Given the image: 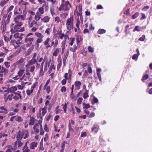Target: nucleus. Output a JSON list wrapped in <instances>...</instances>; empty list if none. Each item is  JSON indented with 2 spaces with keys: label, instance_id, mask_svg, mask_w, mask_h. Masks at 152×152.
Here are the masks:
<instances>
[{
  "label": "nucleus",
  "instance_id": "obj_39",
  "mask_svg": "<svg viewBox=\"0 0 152 152\" xmlns=\"http://www.w3.org/2000/svg\"><path fill=\"white\" fill-rule=\"evenodd\" d=\"M60 49L56 48L53 53V55L55 56H56L59 52Z\"/></svg>",
  "mask_w": 152,
  "mask_h": 152
},
{
  "label": "nucleus",
  "instance_id": "obj_62",
  "mask_svg": "<svg viewBox=\"0 0 152 152\" xmlns=\"http://www.w3.org/2000/svg\"><path fill=\"white\" fill-rule=\"evenodd\" d=\"M2 51L3 53H4L6 55L7 53L9 51V50L7 49L6 47H3Z\"/></svg>",
  "mask_w": 152,
  "mask_h": 152
},
{
  "label": "nucleus",
  "instance_id": "obj_32",
  "mask_svg": "<svg viewBox=\"0 0 152 152\" xmlns=\"http://www.w3.org/2000/svg\"><path fill=\"white\" fill-rule=\"evenodd\" d=\"M35 121V119L33 117H31L29 120V125H33Z\"/></svg>",
  "mask_w": 152,
  "mask_h": 152
},
{
  "label": "nucleus",
  "instance_id": "obj_58",
  "mask_svg": "<svg viewBox=\"0 0 152 152\" xmlns=\"http://www.w3.org/2000/svg\"><path fill=\"white\" fill-rule=\"evenodd\" d=\"M88 49L89 52L92 53L94 51V48H92L91 46H89L88 48Z\"/></svg>",
  "mask_w": 152,
  "mask_h": 152
},
{
  "label": "nucleus",
  "instance_id": "obj_49",
  "mask_svg": "<svg viewBox=\"0 0 152 152\" xmlns=\"http://www.w3.org/2000/svg\"><path fill=\"white\" fill-rule=\"evenodd\" d=\"M68 104V102L65 103L63 106V109H64V112L65 113H66V108Z\"/></svg>",
  "mask_w": 152,
  "mask_h": 152
},
{
  "label": "nucleus",
  "instance_id": "obj_55",
  "mask_svg": "<svg viewBox=\"0 0 152 152\" xmlns=\"http://www.w3.org/2000/svg\"><path fill=\"white\" fill-rule=\"evenodd\" d=\"M140 27L139 26H136L134 28L133 30V31L134 32L135 31H140Z\"/></svg>",
  "mask_w": 152,
  "mask_h": 152
},
{
  "label": "nucleus",
  "instance_id": "obj_3",
  "mask_svg": "<svg viewBox=\"0 0 152 152\" xmlns=\"http://www.w3.org/2000/svg\"><path fill=\"white\" fill-rule=\"evenodd\" d=\"M72 5L69 1H65L64 0H62L61 4L58 8V10L59 11L63 10L65 12L69 11Z\"/></svg>",
  "mask_w": 152,
  "mask_h": 152
},
{
  "label": "nucleus",
  "instance_id": "obj_24",
  "mask_svg": "<svg viewBox=\"0 0 152 152\" xmlns=\"http://www.w3.org/2000/svg\"><path fill=\"white\" fill-rule=\"evenodd\" d=\"M136 52L137 53V54H134L132 56V58L134 60H135L137 61L139 56L140 55V53L139 50L138 48H137L136 50Z\"/></svg>",
  "mask_w": 152,
  "mask_h": 152
},
{
  "label": "nucleus",
  "instance_id": "obj_4",
  "mask_svg": "<svg viewBox=\"0 0 152 152\" xmlns=\"http://www.w3.org/2000/svg\"><path fill=\"white\" fill-rule=\"evenodd\" d=\"M29 136L28 132L27 130L19 131L16 136L18 140H21L23 138L25 139Z\"/></svg>",
  "mask_w": 152,
  "mask_h": 152
},
{
  "label": "nucleus",
  "instance_id": "obj_54",
  "mask_svg": "<svg viewBox=\"0 0 152 152\" xmlns=\"http://www.w3.org/2000/svg\"><path fill=\"white\" fill-rule=\"evenodd\" d=\"M14 6L13 5H11L10 7L7 9V12L8 13L11 11L13 9Z\"/></svg>",
  "mask_w": 152,
  "mask_h": 152
},
{
  "label": "nucleus",
  "instance_id": "obj_37",
  "mask_svg": "<svg viewBox=\"0 0 152 152\" xmlns=\"http://www.w3.org/2000/svg\"><path fill=\"white\" fill-rule=\"evenodd\" d=\"M52 69H54V70H55V67L54 66V64L52 63L50 65L49 69L48 71L49 74H50L51 73V71Z\"/></svg>",
  "mask_w": 152,
  "mask_h": 152
},
{
  "label": "nucleus",
  "instance_id": "obj_33",
  "mask_svg": "<svg viewBox=\"0 0 152 152\" xmlns=\"http://www.w3.org/2000/svg\"><path fill=\"white\" fill-rule=\"evenodd\" d=\"M25 86V83H21V85H18L17 86L18 89L19 90H23Z\"/></svg>",
  "mask_w": 152,
  "mask_h": 152
},
{
  "label": "nucleus",
  "instance_id": "obj_11",
  "mask_svg": "<svg viewBox=\"0 0 152 152\" xmlns=\"http://www.w3.org/2000/svg\"><path fill=\"white\" fill-rule=\"evenodd\" d=\"M83 18H82L81 16L80 17V18H79V17H77V18L76 20V26L78 30H80L79 26L81 24H83Z\"/></svg>",
  "mask_w": 152,
  "mask_h": 152
},
{
  "label": "nucleus",
  "instance_id": "obj_28",
  "mask_svg": "<svg viewBox=\"0 0 152 152\" xmlns=\"http://www.w3.org/2000/svg\"><path fill=\"white\" fill-rule=\"evenodd\" d=\"M28 142H26L22 150L23 152H29L30 150L27 146Z\"/></svg>",
  "mask_w": 152,
  "mask_h": 152
},
{
  "label": "nucleus",
  "instance_id": "obj_2",
  "mask_svg": "<svg viewBox=\"0 0 152 152\" xmlns=\"http://www.w3.org/2000/svg\"><path fill=\"white\" fill-rule=\"evenodd\" d=\"M74 23V16L73 14H71L69 18H68L66 21V28L68 30L67 33L73 28Z\"/></svg>",
  "mask_w": 152,
  "mask_h": 152
},
{
  "label": "nucleus",
  "instance_id": "obj_21",
  "mask_svg": "<svg viewBox=\"0 0 152 152\" xmlns=\"http://www.w3.org/2000/svg\"><path fill=\"white\" fill-rule=\"evenodd\" d=\"M15 95L12 98L15 100L17 101L19 99H22V96L20 94H17V93H14Z\"/></svg>",
  "mask_w": 152,
  "mask_h": 152
},
{
  "label": "nucleus",
  "instance_id": "obj_36",
  "mask_svg": "<svg viewBox=\"0 0 152 152\" xmlns=\"http://www.w3.org/2000/svg\"><path fill=\"white\" fill-rule=\"evenodd\" d=\"M15 121L19 123H20L23 121V119L21 116H19L18 115H17V117Z\"/></svg>",
  "mask_w": 152,
  "mask_h": 152
},
{
  "label": "nucleus",
  "instance_id": "obj_53",
  "mask_svg": "<svg viewBox=\"0 0 152 152\" xmlns=\"http://www.w3.org/2000/svg\"><path fill=\"white\" fill-rule=\"evenodd\" d=\"M20 3H21V4L25 6L28 5L29 4V3L28 2L24 1L23 0H21L19 2V4Z\"/></svg>",
  "mask_w": 152,
  "mask_h": 152
},
{
  "label": "nucleus",
  "instance_id": "obj_25",
  "mask_svg": "<svg viewBox=\"0 0 152 152\" xmlns=\"http://www.w3.org/2000/svg\"><path fill=\"white\" fill-rule=\"evenodd\" d=\"M37 21L35 20H33L31 22H29L28 23L29 26L30 27H32L34 25H37L38 24Z\"/></svg>",
  "mask_w": 152,
  "mask_h": 152
},
{
  "label": "nucleus",
  "instance_id": "obj_64",
  "mask_svg": "<svg viewBox=\"0 0 152 152\" xmlns=\"http://www.w3.org/2000/svg\"><path fill=\"white\" fill-rule=\"evenodd\" d=\"M4 64L7 68H9L10 66V63L8 62H5Z\"/></svg>",
  "mask_w": 152,
  "mask_h": 152
},
{
  "label": "nucleus",
  "instance_id": "obj_26",
  "mask_svg": "<svg viewBox=\"0 0 152 152\" xmlns=\"http://www.w3.org/2000/svg\"><path fill=\"white\" fill-rule=\"evenodd\" d=\"M41 15L39 12H36L35 15L34 19L36 21H38L41 18Z\"/></svg>",
  "mask_w": 152,
  "mask_h": 152
},
{
  "label": "nucleus",
  "instance_id": "obj_63",
  "mask_svg": "<svg viewBox=\"0 0 152 152\" xmlns=\"http://www.w3.org/2000/svg\"><path fill=\"white\" fill-rule=\"evenodd\" d=\"M149 75H148L146 74L145 75H144L142 79V80L143 82H144V80H146L147 79H148V78Z\"/></svg>",
  "mask_w": 152,
  "mask_h": 152
},
{
  "label": "nucleus",
  "instance_id": "obj_43",
  "mask_svg": "<svg viewBox=\"0 0 152 152\" xmlns=\"http://www.w3.org/2000/svg\"><path fill=\"white\" fill-rule=\"evenodd\" d=\"M0 109L4 111L5 113L7 114L8 112V110L4 106H2L0 107Z\"/></svg>",
  "mask_w": 152,
  "mask_h": 152
},
{
  "label": "nucleus",
  "instance_id": "obj_56",
  "mask_svg": "<svg viewBox=\"0 0 152 152\" xmlns=\"http://www.w3.org/2000/svg\"><path fill=\"white\" fill-rule=\"evenodd\" d=\"M33 91L31 89H28L26 91V94L28 96L30 95L33 92Z\"/></svg>",
  "mask_w": 152,
  "mask_h": 152
},
{
  "label": "nucleus",
  "instance_id": "obj_34",
  "mask_svg": "<svg viewBox=\"0 0 152 152\" xmlns=\"http://www.w3.org/2000/svg\"><path fill=\"white\" fill-rule=\"evenodd\" d=\"M69 51L68 50L64 54V56L63 59V61L66 62V60L69 55Z\"/></svg>",
  "mask_w": 152,
  "mask_h": 152
},
{
  "label": "nucleus",
  "instance_id": "obj_31",
  "mask_svg": "<svg viewBox=\"0 0 152 152\" xmlns=\"http://www.w3.org/2000/svg\"><path fill=\"white\" fill-rule=\"evenodd\" d=\"M50 13L52 16H53L55 15V12L54 7V6H50Z\"/></svg>",
  "mask_w": 152,
  "mask_h": 152
},
{
  "label": "nucleus",
  "instance_id": "obj_22",
  "mask_svg": "<svg viewBox=\"0 0 152 152\" xmlns=\"http://www.w3.org/2000/svg\"><path fill=\"white\" fill-rule=\"evenodd\" d=\"M17 89V87L16 86H12L8 89V92L12 93L14 94Z\"/></svg>",
  "mask_w": 152,
  "mask_h": 152
},
{
  "label": "nucleus",
  "instance_id": "obj_17",
  "mask_svg": "<svg viewBox=\"0 0 152 152\" xmlns=\"http://www.w3.org/2000/svg\"><path fill=\"white\" fill-rule=\"evenodd\" d=\"M50 42H51L50 45H51V48L52 46H53L54 48H55L57 47L58 45V41L57 39H56L55 41L50 39Z\"/></svg>",
  "mask_w": 152,
  "mask_h": 152
},
{
  "label": "nucleus",
  "instance_id": "obj_47",
  "mask_svg": "<svg viewBox=\"0 0 152 152\" xmlns=\"http://www.w3.org/2000/svg\"><path fill=\"white\" fill-rule=\"evenodd\" d=\"M89 96L88 95V91L86 90V91L83 94V97L84 99H86Z\"/></svg>",
  "mask_w": 152,
  "mask_h": 152
},
{
  "label": "nucleus",
  "instance_id": "obj_20",
  "mask_svg": "<svg viewBox=\"0 0 152 152\" xmlns=\"http://www.w3.org/2000/svg\"><path fill=\"white\" fill-rule=\"evenodd\" d=\"M38 143L37 142H32L30 145V148L31 149L33 150L37 146Z\"/></svg>",
  "mask_w": 152,
  "mask_h": 152
},
{
  "label": "nucleus",
  "instance_id": "obj_7",
  "mask_svg": "<svg viewBox=\"0 0 152 152\" xmlns=\"http://www.w3.org/2000/svg\"><path fill=\"white\" fill-rule=\"evenodd\" d=\"M49 9V7L48 4H47L46 3L43 4L42 5L41 7L39 8L38 10V11L37 12H39V13L42 15L44 13V10H45V11H47Z\"/></svg>",
  "mask_w": 152,
  "mask_h": 152
},
{
  "label": "nucleus",
  "instance_id": "obj_38",
  "mask_svg": "<svg viewBox=\"0 0 152 152\" xmlns=\"http://www.w3.org/2000/svg\"><path fill=\"white\" fill-rule=\"evenodd\" d=\"M47 109V107H44L43 108L41 109L42 111V115L44 116L47 112L46 109Z\"/></svg>",
  "mask_w": 152,
  "mask_h": 152
},
{
  "label": "nucleus",
  "instance_id": "obj_52",
  "mask_svg": "<svg viewBox=\"0 0 152 152\" xmlns=\"http://www.w3.org/2000/svg\"><path fill=\"white\" fill-rule=\"evenodd\" d=\"M51 31L52 30L51 28H48L46 30L45 33L48 35H50V32H51Z\"/></svg>",
  "mask_w": 152,
  "mask_h": 152
},
{
  "label": "nucleus",
  "instance_id": "obj_18",
  "mask_svg": "<svg viewBox=\"0 0 152 152\" xmlns=\"http://www.w3.org/2000/svg\"><path fill=\"white\" fill-rule=\"evenodd\" d=\"M99 129V126L98 125L94 124L91 128L92 132L94 133H96L98 131Z\"/></svg>",
  "mask_w": 152,
  "mask_h": 152
},
{
  "label": "nucleus",
  "instance_id": "obj_50",
  "mask_svg": "<svg viewBox=\"0 0 152 152\" xmlns=\"http://www.w3.org/2000/svg\"><path fill=\"white\" fill-rule=\"evenodd\" d=\"M139 15V13L138 12H136L135 13L134 15H133L132 17V19H134L137 17H138V16Z\"/></svg>",
  "mask_w": 152,
  "mask_h": 152
},
{
  "label": "nucleus",
  "instance_id": "obj_27",
  "mask_svg": "<svg viewBox=\"0 0 152 152\" xmlns=\"http://www.w3.org/2000/svg\"><path fill=\"white\" fill-rule=\"evenodd\" d=\"M34 49L33 47H31L28 49L26 51L25 53V55L26 56H27L30 55L31 52L33 51Z\"/></svg>",
  "mask_w": 152,
  "mask_h": 152
},
{
  "label": "nucleus",
  "instance_id": "obj_13",
  "mask_svg": "<svg viewBox=\"0 0 152 152\" xmlns=\"http://www.w3.org/2000/svg\"><path fill=\"white\" fill-rule=\"evenodd\" d=\"M50 39L48 37L43 42V45L45 47L46 49H48L49 48H51V45L50 43Z\"/></svg>",
  "mask_w": 152,
  "mask_h": 152
},
{
  "label": "nucleus",
  "instance_id": "obj_30",
  "mask_svg": "<svg viewBox=\"0 0 152 152\" xmlns=\"http://www.w3.org/2000/svg\"><path fill=\"white\" fill-rule=\"evenodd\" d=\"M0 72H1L4 73V75H5L8 73V70L7 69L2 66L0 69Z\"/></svg>",
  "mask_w": 152,
  "mask_h": 152
},
{
  "label": "nucleus",
  "instance_id": "obj_51",
  "mask_svg": "<svg viewBox=\"0 0 152 152\" xmlns=\"http://www.w3.org/2000/svg\"><path fill=\"white\" fill-rule=\"evenodd\" d=\"M68 15V13H64L60 15V17L62 18H66L67 16Z\"/></svg>",
  "mask_w": 152,
  "mask_h": 152
},
{
  "label": "nucleus",
  "instance_id": "obj_29",
  "mask_svg": "<svg viewBox=\"0 0 152 152\" xmlns=\"http://www.w3.org/2000/svg\"><path fill=\"white\" fill-rule=\"evenodd\" d=\"M50 18L48 16H46L43 18H41V20L44 23H48L50 20Z\"/></svg>",
  "mask_w": 152,
  "mask_h": 152
},
{
  "label": "nucleus",
  "instance_id": "obj_6",
  "mask_svg": "<svg viewBox=\"0 0 152 152\" xmlns=\"http://www.w3.org/2000/svg\"><path fill=\"white\" fill-rule=\"evenodd\" d=\"M40 57V55H37L36 53H34L32 59L28 61V63L26 66H32L37 63V61H38Z\"/></svg>",
  "mask_w": 152,
  "mask_h": 152
},
{
  "label": "nucleus",
  "instance_id": "obj_14",
  "mask_svg": "<svg viewBox=\"0 0 152 152\" xmlns=\"http://www.w3.org/2000/svg\"><path fill=\"white\" fill-rule=\"evenodd\" d=\"M25 70L23 69H20L18 72V75L14 77L13 79L15 80L19 79L21 78L22 75L24 73Z\"/></svg>",
  "mask_w": 152,
  "mask_h": 152
},
{
  "label": "nucleus",
  "instance_id": "obj_57",
  "mask_svg": "<svg viewBox=\"0 0 152 152\" xmlns=\"http://www.w3.org/2000/svg\"><path fill=\"white\" fill-rule=\"evenodd\" d=\"M7 3V2L5 0H2L0 2V6L3 7Z\"/></svg>",
  "mask_w": 152,
  "mask_h": 152
},
{
  "label": "nucleus",
  "instance_id": "obj_15",
  "mask_svg": "<svg viewBox=\"0 0 152 152\" xmlns=\"http://www.w3.org/2000/svg\"><path fill=\"white\" fill-rule=\"evenodd\" d=\"M14 34L13 35V36L15 38H18L20 39V40H21L22 38L23 37V36H24V34L22 33H20L19 32H17V31H15V32Z\"/></svg>",
  "mask_w": 152,
  "mask_h": 152
},
{
  "label": "nucleus",
  "instance_id": "obj_8",
  "mask_svg": "<svg viewBox=\"0 0 152 152\" xmlns=\"http://www.w3.org/2000/svg\"><path fill=\"white\" fill-rule=\"evenodd\" d=\"M25 59L24 58H21L13 64V65L15 66H17L19 68H23L24 66L23 63Z\"/></svg>",
  "mask_w": 152,
  "mask_h": 152
},
{
  "label": "nucleus",
  "instance_id": "obj_5",
  "mask_svg": "<svg viewBox=\"0 0 152 152\" xmlns=\"http://www.w3.org/2000/svg\"><path fill=\"white\" fill-rule=\"evenodd\" d=\"M26 14L27 12L25 10H24L22 15H15L14 18V22L15 23L22 22L21 20H24L25 19Z\"/></svg>",
  "mask_w": 152,
  "mask_h": 152
},
{
  "label": "nucleus",
  "instance_id": "obj_45",
  "mask_svg": "<svg viewBox=\"0 0 152 152\" xmlns=\"http://www.w3.org/2000/svg\"><path fill=\"white\" fill-rule=\"evenodd\" d=\"M27 106H28V104H27V103H25L23 105V110H22V112L23 113H26V112L25 111L26 110Z\"/></svg>",
  "mask_w": 152,
  "mask_h": 152
},
{
  "label": "nucleus",
  "instance_id": "obj_12",
  "mask_svg": "<svg viewBox=\"0 0 152 152\" xmlns=\"http://www.w3.org/2000/svg\"><path fill=\"white\" fill-rule=\"evenodd\" d=\"M19 79V81L21 83H25V85L27 84L30 80L29 78H28V77H27V76H26V75H23Z\"/></svg>",
  "mask_w": 152,
  "mask_h": 152
},
{
  "label": "nucleus",
  "instance_id": "obj_23",
  "mask_svg": "<svg viewBox=\"0 0 152 152\" xmlns=\"http://www.w3.org/2000/svg\"><path fill=\"white\" fill-rule=\"evenodd\" d=\"M51 61V60H49L48 62H45L44 66V71L43 72H44V73L47 70L48 67L49 66H50Z\"/></svg>",
  "mask_w": 152,
  "mask_h": 152
},
{
  "label": "nucleus",
  "instance_id": "obj_44",
  "mask_svg": "<svg viewBox=\"0 0 152 152\" xmlns=\"http://www.w3.org/2000/svg\"><path fill=\"white\" fill-rule=\"evenodd\" d=\"M106 32V30L103 29H99L98 31V33L99 34H102Z\"/></svg>",
  "mask_w": 152,
  "mask_h": 152
},
{
  "label": "nucleus",
  "instance_id": "obj_10",
  "mask_svg": "<svg viewBox=\"0 0 152 152\" xmlns=\"http://www.w3.org/2000/svg\"><path fill=\"white\" fill-rule=\"evenodd\" d=\"M35 35L38 38L37 39L36 41V43L38 44L39 43H41L43 41V38L44 37V36L41 33L36 32L35 34Z\"/></svg>",
  "mask_w": 152,
  "mask_h": 152
},
{
  "label": "nucleus",
  "instance_id": "obj_60",
  "mask_svg": "<svg viewBox=\"0 0 152 152\" xmlns=\"http://www.w3.org/2000/svg\"><path fill=\"white\" fill-rule=\"evenodd\" d=\"M29 71L31 72H33L34 70L35 67L34 66H32L29 68Z\"/></svg>",
  "mask_w": 152,
  "mask_h": 152
},
{
  "label": "nucleus",
  "instance_id": "obj_16",
  "mask_svg": "<svg viewBox=\"0 0 152 152\" xmlns=\"http://www.w3.org/2000/svg\"><path fill=\"white\" fill-rule=\"evenodd\" d=\"M13 96V94H10L7 96V94H4V99L5 102H6L8 100L10 101H11Z\"/></svg>",
  "mask_w": 152,
  "mask_h": 152
},
{
  "label": "nucleus",
  "instance_id": "obj_42",
  "mask_svg": "<svg viewBox=\"0 0 152 152\" xmlns=\"http://www.w3.org/2000/svg\"><path fill=\"white\" fill-rule=\"evenodd\" d=\"M58 64L57 65V69L58 70L61 66V59H60V60H58Z\"/></svg>",
  "mask_w": 152,
  "mask_h": 152
},
{
  "label": "nucleus",
  "instance_id": "obj_41",
  "mask_svg": "<svg viewBox=\"0 0 152 152\" xmlns=\"http://www.w3.org/2000/svg\"><path fill=\"white\" fill-rule=\"evenodd\" d=\"M1 30H2V33L4 34L5 33V32L6 29V25L4 24L2 26Z\"/></svg>",
  "mask_w": 152,
  "mask_h": 152
},
{
  "label": "nucleus",
  "instance_id": "obj_1",
  "mask_svg": "<svg viewBox=\"0 0 152 152\" xmlns=\"http://www.w3.org/2000/svg\"><path fill=\"white\" fill-rule=\"evenodd\" d=\"M23 25L22 22H18V23H12L11 25V27L13 28H12L11 30V32L12 34H13L15 31H19L20 32H23L24 31V27L21 28V27Z\"/></svg>",
  "mask_w": 152,
  "mask_h": 152
},
{
  "label": "nucleus",
  "instance_id": "obj_35",
  "mask_svg": "<svg viewBox=\"0 0 152 152\" xmlns=\"http://www.w3.org/2000/svg\"><path fill=\"white\" fill-rule=\"evenodd\" d=\"M26 73L24 74L23 75H26V76H27V77H28V78H29L31 75V74L29 72L28 68L26 69Z\"/></svg>",
  "mask_w": 152,
  "mask_h": 152
},
{
  "label": "nucleus",
  "instance_id": "obj_61",
  "mask_svg": "<svg viewBox=\"0 0 152 152\" xmlns=\"http://www.w3.org/2000/svg\"><path fill=\"white\" fill-rule=\"evenodd\" d=\"M75 40V38H71L70 39V40L71 42L69 43V45L71 46H72L73 45V43H74Z\"/></svg>",
  "mask_w": 152,
  "mask_h": 152
},
{
  "label": "nucleus",
  "instance_id": "obj_19",
  "mask_svg": "<svg viewBox=\"0 0 152 152\" xmlns=\"http://www.w3.org/2000/svg\"><path fill=\"white\" fill-rule=\"evenodd\" d=\"M45 63V62L42 61L40 65V70L39 74L40 76H42L44 75V72L43 71V68Z\"/></svg>",
  "mask_w": 152,
  "mask_h": 152
},
{
  "label": "nucleus",
  "instance_id": "obj_48",
  "mask_svg": "<svg viewBox=\"0 0 152 152\" xmlns=\"http://www.w3.org/2000/svg\"><path fill=\"white\" fill-rule=\"evenodd\" d=\"M83 109H87L90 107V106L88 104H86L85 103H83Z\"/></svg>",
  "mask_w": 152,
  "mask_h": 152
},
{
  "label": "nucleus",
  "instance_id": "obj_46",
  "mask_svg": "<svg viewBox=\"0 0 152 152\" xmlns=\"http://www.w3.org/2000/svg\"><path fill=\"white\" fill-rule=\"evenodd\" d=\"M17 140H18V142L16 141V142H15V145H16L17 144V143H18V146L19 147H20L22 145V143L20 141V140H18L17 139Z\"/></svg>",
  "mask_w": 152,
  "mask_h": 152
},
{
  "label": "nucleus",
  "instance_id": "obj_40",
  "mask_svg": "<svg viewBox=\"0 0 152 152\" xmlns=\"http://www.w3.org/2000/svg\"><path fill=\"white\" fill-rule=\"evenodd\" d=\"M77 49V47L76 45H74L73 47H71L69 49L70 50L72 51L74 53L75 52Z\"/></svg>",
  "mask_w": 152,
  "mask_h": 152
},
{
  "label": "nucleus",
  "instance_id": "obj_59",
  "mask_svg": "<svg viewBox=\"0 0 152 152\" xmlns=\"http://www.w3.org/2000/svg\"><path fill=\"white\" fill-rule=\"evenodd\" d=\"M81 83L80 81H76L75 83V85L77 87H80L81 85Z\"/></svg>",
  "mask_w": 152,
  "mask_h": 152
},
{
  "label": "nucleus",
  "instance_id": "obj_9",
  "mask_svg": "<svg viewBox=\"0 0 152 152\" xmlns=\"http://www.w3.org/2000/svg\"><path fill=\"white\" fill-rule=\"evenodd\" d=\"M34 40L33 34L32 33H30L26 35L24 41L26 43H28L32 42Z\"/></svg>",
  "mask_w": 152,
  "mask_h": 152
}]
</instances>
